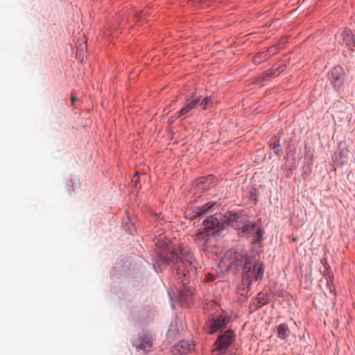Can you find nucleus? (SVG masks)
Here are the masks:
<instances>
[{
  "label": "nucleus",
  "instance_id": "26",
  "mask_svg": "<svg viewBox=\"0 0 355 355\" xmlns=\"http://www.w3.org/2000/svg\"><path fill=\"white\" fill-rule=\"evenodd\" d=\"M277 146H279V144H276L275 143L274 144V146H273V148H276Z\"/></svg>",
  "mask_w": 355,
  "mask_h": 355
},
{
  "label": "nucleus",
  "instance_id": "10",
  "mask_svg": "<svg viewBox=\"0 0 355 355\" xmlns=\"http://www.w3.org/2000/svg\"><path fill=\"white\" fill-rule=\"evenodd\" d=\"M247 218L242 213H235L230 214L227 217V224L238 231L240 230L242 225L246 221Z\"/></svg>",
  "mask_w": 355,
  "mask_h": 355
},
{
  "label": "nucleus",
  "instance_id": "13",
  "mask_svg": "<svg viewBox=\"0 0 355 355\" xmlns=\"http://www.w3.org/2000/svg\"><path fill=\"white\" fill-rule=\"evenodd\" d=\"M210 235L211 232L205 230L196 234L195 241L199 245H205L209 239Z\"/></svg>",
  "mask_w": 355,
  "mask_h": 355
},
{
  "label": "nucleus",
  "instance_id": "5",
  "mask_svg": "<svg viewBox=\"0 0 355 355\" xmlns=\"http://www.w3.org/2000/svg\"><path fill=\"white\" fill-rule=\"evenodd\" d=\"M230 318L224 315H216L209 319L205 325V331L209 334H214L218 330L225 328Z\"/></svg>",
  "mask_w": 355,
  "mask_h": 355
},
{
  "label": "nucleus",
  "instance_id": "20",
  "mask_svg": "<svg viewBox=\"0 0 355 355\" xmlns=\"http://www.w3.org/2000/svg\"><path fill=\"white\" fill-rule=\"evenodd\" d=\"M321 263H322V264L324 266V268H325V270H324V271L323 272L324 275L325 276V275H327L326 272H327V271L329 270V264L327 263V260H326V259H322V260L321 261Z\"/></svg>",
  "mask_w": 355,
  "mask_h": 355
},
{
  "label": "nucleus",
  "instance_id": "6",
  "mask_svg": "<svg viewBox=\"0 0 355 355\" xmlns=\"http://www.w3.org/2000/svg\"><path fill=\"white\" fill-rule=\"evenodd\" d=\"M336 38L338 42L345 44L351 51H355V37L350 30H342Z\"/></svg>",
  "mask_w": 355,
  "mask_h": 355
},
{
  "label": "nucleus",
  "instance_id": "3",
  "mask_svg": "<svg viewBox=\"0 0 355 355\" xmlns=\"http://www.w3.org/2000/svg\"><path fill=\"white\" fill-rule=\"evenodd\" d=\"M238 234L241 236L252 237V243H259L262 240L263 231L260 227H257L255 223L248 220L242 225Z\"/></svg>",
  "mask_w": 355,
  "mask_h": 355
},
{
  "label": "nucleus",
  "instance_id": "11",
  "mask_svg": "<svg viewBox=\"0 0 355 355\" xmlns=\"http://www.w3.org/2000/svg\"><path fill=\"white\" fill-rule=\"evenodd\" d=\"M215 179L213 175H209L205 179L200 180L196 184V189L198 191H203L207 189H209L212 181Z\"/></svg>",
  "mask_w": 355,
  "mask_h": 355
},
{
  "label": "nucleus",
  "instance_id": "9",
  "mask_svg": "<svg viewBox=\"0 0 355 355\" xmlns=\"http://www.w3.org/2000/svg\"><path fill=\"white\" fill-rule=\"evenodd\" d=\"M200 97L196 95L192 96L191 98H190L189 96H187L186 103L184 106L179 112H178V116H182L186 115L191 110L196 108L198 105Z\"/></svg>",
  "mask_w": 355,
  "mask_h": 355
},
{
  "label": "nucleus",
  "instance_id": "25",
  "mask_svg": "<svg viewBox=\"0 0 355 355\" xmlns=\"http://www.w3.org/2000/svg\"><path fill=\"white\" fill-rule=\"evenodd\" d=\"M80 47L82 46V49H83V48L86 49V44H85V42H84L83 44H80Z\"/></svg>",
  "mask_w": 355,
  "mask_h": 355
},
{
  "label": "nucleus",
  "instance_id": "8",
  "mask_svg": "<svg viewBox=\"0 0 355 355\" xmlns=\"http://www.w3.org/2000/svg\"><path fill=\"white\" fill-rule=\"evenodd\" d=\"M331 84L335 88H339L344 80L345 73L343 69L340 66L334 67L329 73Z\"/></svg>",
  "mask_w": 355,
  "mask_h": 355
},
{
  "label": "nucleus",
  "instance_id": "19",
  "mask_svg": "<svg viewBox=\"0 0 355 355\" xmlns=\"http://www.w3.org/2000/svg\"><path fill=\"white\" fill-rule=\"evenodd\" d=\"M221 0H193V3L195 4H200V3H206L209 4L211 2H219Z\"/></svg>",
  "mask_w": 355,
  "mask_h": 355
},
{
  "label": "nucleus",
  "instance_id": "1",
  "mask_svg": "<svg viewBox=\"0 0 355 355\" xmlns=\"http://www.w3.org/2000/svg\"><path fill=\"white\" fill-rule=\"evenodd\" d=\"M168 264L183 285L189 284L190 279L197 275L196 259L191 250L182 244L168 255L157 257L153 266L156 271L161 272Z\"/></svg>",
  "mask_w": 355,
  "mask_h": 355
},
{
  "label": "nucleus",
  "instance_id": "14",
  "mask_svg": "<svg viewBox=\"0 0 355 355\" xmlns=\"http://www.w3.org/2000/svg\"><path fill=\"white\" fill-rule=\"evenodd\" d=\"M214 205V203H208L206 204L202 207H198L195 209L193 211V215L191 217V219H193L198 216H202L205 213L207 212V211L211 208Z\"/></svg>",
  "mask_w": 355,
  "mask_h": 355
},
{
  "label": "nucleus",
  "instance_id": "18",
  "mask_svg": "<svg viewBox=\"0 0 355 355\" xmlns=\"http://www.w3.org/2000/svg\"><path fill=\"white\" fill-rule=\"evenodd\" d=\"M284 67L283 65L279 66V67L276 68L275 69H272L268 71V75L270 76H278L282 71H284Z\"/></svg>",
  "mask_w": 355,
  "mask_h": 355
},
{
  "label": "nucleus",
  "instance_id": "21",
  "mask_svg": "<svg viewBox=\"0 0 355 355\" xmlns=\"http://www.w3.org/2000/svg\"><path fill=\"white\" fill-rule=\"evenodd\" d=\"M180 117V116H178V112H177L174 115H173L168 118V122L170 123H172Z\"/></svg>",
  "mask_w": 355,
  "mask_h": 355
},
{
  "label": "nucleus",
  "instance_id": "4",
  "mask_svg": "<svg viewBox=\"0 0 355 355\" xmlns=\"http://www.w3.org/2000/svg\"><path fill=\"white\" fill-rule=\"evenodd\" d=\"M234 341V333L232 330H227L221 334L216 341L213 353L214 355L225 354L230 346Z\"/></svg>",
  "mask_w": 355,
  "mask_h": 355
},
{
  "label": "nucleus",
  "instance_id": "17",
  "mask_svg": "<svg viewBox=\"0 0 355 355\" xmlns=\"http://www.w3.org/2000/svg\"><path fill=\"white\" fill-rule=\"evenodd\" d=\"M212 103V99L211 97H205L202 101L200 100L198 105L201 106L203 110H206L209 107V105Z\"/></svg>",
  "mask_w": 355,
  "mask_h": 355
},
{
  "label": "nucleus",
  "instance_id": "7",
  "mask_svg": "<svg viewBox=\"0 0 355 355\" xmlns=\"http://www.w3.org/2000/svg\"><path fill=\"white\" fill-rule=\"evenodd\" d=\"M220 219H219L216 216H210L207 219H205L203 222L205 230L209 231H214L211 234H214L216 232H218L225 229V224L223 222H220Z\"/></svg>",
  "mask_w": 355,
  "mask_h": 355
},
{
  "label": "nucleus",
  "instance_id": "22",
  "mask_svg": "<svg viewBox=\"0 0 355 355\" xmlns=\"http://www.w3.org/2000/svg\"><path fill=\"white\" fill-rule=\"evenodd\" d=\"M205 279L206 282H213L215 279V277L213 275L207 274Z\"/></svg>",
  "mask_w": 355,
  "mask_h": 355
},
{
  "label": "nucleus",
  "instance_id": "12",
  "mask_svg": "<svg viewBox=\"0 0 355 355\" xmlns=\"http://www.w3.org/2000/svg\"><path fill=\"white\" fill-rule=\"evenodd\" d=\"M193 349V345L189 341L182 340L175 346V349L180 354H187Z\"/></svg>",
  "mask_w": 355,
  "mask_h": 355
},
{
  "label": "nucleus",
  "instance_id": "16",
  "mask_svg": "<svg viewBox=\"0 0 355 355\" xmlns=\"http://www.w3.org/2000/svg\"><path fill=\"white\" fill-rule=\"evenodd\" d=\"M277 332L278 337L282 339L286 338L290 334L288 327L285 323L281 324L277 327Z\"/></svg>",
  "mask_w": 355,
  "mask_h": 355
},
{
  "label": "nucleus",
  "instance_id": "23",
  "mask_svg": "<svg viewBox=\"0 0 355 355\" xmlns=\"http://www.w3.org/2000/svg\"><path fill=\"white\" fill-rule=\"evenodd\" d=\"M77 98L75 96H71V105L73 106L74 103L76 101H77Z\"/></svg>",
  "mask_w": 355,
  "mask_h": 355
},
{
  "label": "nucleus",
  "instance_id": "2",
  "mask_svg": "<svg viewBox=\"0 0 355 355\" xmlns=\"http://www.w3.org/2000/svg\"><path fill=\"white\" fill-rule=\"evenodd\" d=\"M223 261L228 268L242 267L243 284L248 288L254 280L259 281L263 278L264 272L263 263L243 252L230 250L226 252Z\"/></svg>",
  "mask_w": 355,
  "mask_h": 355
},
{
  "label": "nucleus",
  "instance_id": "15",
  "mask_svg": "<svg viewBox=\"0 0 355 355\" xmlns=\"http://www.w3.org/2000/svg\"><path fill=\"white\" fill-rule=\"evenodd\" d=\"M153 345V339L150 336L145 335L143 340L140 342L138 349H142L145 352L148 351Z\"/></svg>",
  "mask_w": 355,
  "mask_h": 355
},
{
  "label": "nucleus",
  "instance_id": "24",
  "mask_svg": "<svg viewBox=\"0 0 355 355\" xmlns=\"http://www.w3.org/2000/svg\"><path fill=\"white\" fill-rule=\"evenodd\" d=\"M137 173H136V175L133 177L132 181L135 184V185L137 184V180H138V178L137 177Z\"/></svg>",
  "mask_w": 355,
  "mask_h": 355
}]
</instances>
